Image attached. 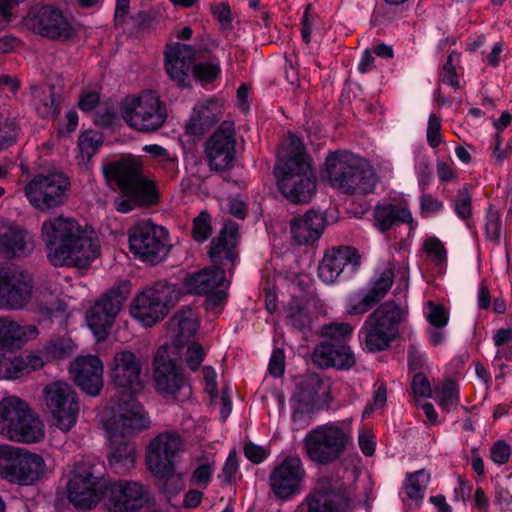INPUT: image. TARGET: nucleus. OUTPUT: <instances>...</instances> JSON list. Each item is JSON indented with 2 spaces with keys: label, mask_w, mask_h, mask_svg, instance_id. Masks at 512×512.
Masks as SVG:
<instances>
[{
  "label": "nucleus",
  "mask_w": 512,
  "mask_h": 512,
  "mask_svg": "<svg viewBox=\"0 0 512 512\" xmlns=\"http://www.w3.org/2000/svg\"><path fill=\"white\" fill-rule=\"evenodd\" d=\"M0 435L14 442L38 443L45 437V426L25 401L8 396L0 401Z\"/></svg>",
  "instance_id": "nucleus-7"
},
{
  "label": "nucleus",
  "mask_w": 512,
  "mask_h": 512,
  "mask_svg": "<svg viewBox=\"0 0 512 512\" xmlns=\"http://www.w3.org/2000/svg\"><path fill=\"white\" fill-rule=\"evenodd\" d=\"M239 463L235 451H231L223 467L224 480L228 483L235 482L239 478Z\"/></svg>",
  "instance_id": "nucleus-60"
},
{
  "label": "nucleus",
  "mask_w": 512,
  "mask_h": 512,
  "mask_svg": "<svg viewBox=\"0 0 512 512\" xmlns=\"http://www.w3.org/2000/svg\"><path fill=\"white\" fill-rule=\"evenodd\" d=\"M60 102V95L50 89L45 99L36 104V108L42 116L56 118L60 113Z\"/></svg>",
  "instance_id": "nucleus-50"
},
{
  "label": "nucleus",
  "mask_w": 512,
  "mask_h": 512,
  "mask_svg": "<svg viewBox=\"0 0 512 512\" xmlns=\"http://www.w3.org/2000/svg\"><path fill=\"white\" fill-rule=\"evenodd\" d=\"M16 322L7 318L0 319V347H15Z\"/></svg>",
  "instance_id": "nucleus-57"
},
{
  "label": "nucleus",
  "mask_w": 512,
  "mask_h": 512,
  "mask_svg": "<svg viewBox=\"0 0 512 512\" xmlns=\"http://www.w3.org/2000/svg\"><path fill=\"white\" fill-rule=\"evenodd\" d=\"M43 401L52 423L67 433L77 423L80 412L78 395L73 387L64 381H54L43 389Z\"/></svg>",
  "instance_id": "nucleus-15"
},
{
  "label": "nucleus",
  "mask_w": 512,
  "mask_h": 512,
  "mask_svg": "<svg viewBox=\"0 0 512 512\" xmlns=\"http://www.w3.org/2000/svg\"><path fill=\"white\" fill-rule=\"evenodd\" d=\"M423 249L436 265L441 267L445 263L446 250L437 237L427 238L423 243Z\"/></svg>",
  "instance_id": "nucleus-51"
},
{
  "label": "nucleus",
  "mask_w": 512,
  "mask_h": 512,
  "mask_svg": "<svg viewBox=\"0 0 512 512\" xmlns=\"http://www.w3.org/2000/svg\"><path fill=\"white\" fill-rule=\"evenodd\" d=\"M237 243L238 225L233 221H228L224 224L219 236L211 243L209 256L214 266L187 275L183 288H178L181 295L183 293L205 295L216 289L229 287L226 270H230L236 262Z\"/></svg>",
  "instance_id": "nucleus-4"
},
{
  "label": "nucleus",
  "mask_w": 512,
  "mask_h": 512,
  "mask_svg": "<svg viewBox=\"0 0 512 512\" xmlns=\"http://www.w3.org/2000/svg\"><path fill=\"white\" fill-rule=\"evenodd\" d=\"M425 319L429 325H447L449 313L444 305L427 300L423 307Z\"/></svg>",
  "instance_id": "nucleus-43"
},
{
  "label": "nucleus",
  "mask_w": 512,
  "mask_h": 512,
  "mask_svg": "<svg viewBox=\"0 0 512 512\" xmlns=\"http://www.w3.org/2000/svg\"><path fill=\"white\" fill-rule=\"evenodd\" d=\"M23 25L30 31L50 39H68L74 29L62 10L54 5L32 7L23 19Z\"/></svg>",
  "instance_id": "nucleus-19"
},
{
  "label": "nucleus",
  "mask_w": 512,
  "mask_h": 512,
  "mask_svg": "<svg viewBox=\"0 0 512 512\" xmlns=\"http://www.w3.org/2000/svg\"><path fill=\"white\" fill-rule=\"evenodd\" d=\"M227 290L228 287H223L205 294L206 299L204 305L208 313L216 316L224 310L227 302Z\"/></svg>",
  "instance_id": "nucleus-45"
},
{
  "label": "nucleus",
  "mask_w": 512,
  "mask_h": 512,
  "mask_svg": "<svg viewBox=\"0 0 512 512\" xmlns=\"http://www.w3.org/2000/svg\"><path fill=\"white\" fill-rule=\"evenodd\" d=\"M354 326L348 322H331L321 329V335L331 340L345 343L352 336Z\"/></svg>",
  "instance_id": "nucleus-42"
},
{
  "label": "nucleus",
  "mask_w": 512,
  "mask_h": 512,
  "mask_svg": "<svg viewBox=\"0 0 512 512\" xmlns=\"http://www.w3.org/2000/svg\"><path fill=\"white\" fill-rule=\"evenodd\" d=\"M124 296L118 290L103 294L89 309L86 322L97 342L104 341L110 334L119 313Z\"/></svg>",
  "instance_id": "nucleus-24"
},
{
  "label": "nucleus",
  "mask_w": 512,
  "mask_h": 512,
  "mask_svg": "<svg viewBox=\"0 0 512 512\" xmlns=\"http://www.w3.org/2000/svg\"><path fill=\"white\" fill-rule=\"evenodd\" d=\"M512 342V329H500L494 335V344L497 347V356H506V347L510 348Z\"/></svg>",
  "instance_id": "nucleus-64"
},
{
  "label": "nucleus",
  "mask_w": 512,
  "mask_h": 512,
  "mask_svg": "<svg viewBox=\"0 0 512 512\" xmlns=\"http://www.w3.org/2000/svg\"><path fill=\"white\" fill-rule=\"evenodd\" d=\"M199 327V316L191 308L179 311L170 321V329L176 336L174 342L178 347L184 339L193 336Z\"/></svg>",
  "instance_id": "nucleus-34"
},
{
  "label": "nucleus",
  "mask_w": 512,
  "mask_h": 512,
  "mask_svg": "<svg viewBox=\"0 0 512 512\" xmlns=\"http://www.w3.org/2000/svg\"><path fill=\"white\" fill-rule=\"evenodd\" d=\"M394 277L393 271L390 267L385 268L382 273L377 277L371 284V287L367 290L372 293L373 297H376V302L382 299L388 292L392 285V279Z\"/></svg>",
  "instance_id": "nucleus-46"
},
{
  "label": "nucleus",
  "mask_w": 512,
  "mask_h": 512,
  "mask_svg": "<svg viewBox=\"0 0 512 512\" xmlns=\"http://www.w3.org/2000/svg\"><path fill=\"white\" fill-rule=\"evenodd\" d=\"M210 216L206 212H201L193 221V238L198 242H204L211 234Z\"/></svg>",
  "instance_id": "nucleus-55"
},
{
  "label": "nucleus",
  "mask_w": 512,
  "mask_h": 512,
  "mask_svg": "<svg viewBox=\"0 0 512 512\" xmlns=\"http://www.w3.org/2000/svg\"><path fill=\"white\" fill-rule=\"evenodd\" d=\"M75 348V343L69 338L51 341L45 346L46 359H61L73 353Z\"/></svg>",
  "instance_id": "nucleus-44"
},
{
  "label": "nucleus",
  "mask_w": 512,
  "mask_h": 512,
  "mask_svg": "<svg viewBox=\"0 0 512 512\" xmlns=\"http://www.w3.org/2000/svg\"><path fill=\"white\" fill-rule=\"evenodd\" d=\"M322 176L333 188L350 194L371 193L378 182L375 169L368 161L342 150L328 154Z\"/></svg>",
  "instance_id": "nucleus-6"
},
{
  "label": "nucleus",
  "mask_w": 512,
  "mask_h": 512,
  "mask_svg": "<svg viewBox=\"0 0 512 512\" xmlns=\"http://www.w3.org/2000/svg\"><path fill=\"white\" fill-rule=\"evenodd\" d=\"M69 179L61 172L38 173L25 185L24 195L29 204L40 212L62 206L68 199Z\"/></svg>",
  "instance_id": "nucleus-13"
},
{
  "label": "nucleus",
  "mask_w": 512,
  "mask_h": 512,
  "mask_svg": "<svg viewBox=\"0 0 512 512\" xmlns=\"http://www.w3.org/2000/svg\"><path fill=\"white\" fill-rule=\"evenodd\" d=\"M23 360L20 357L0 359V379H15L24 375Z\"/></svg>",
  "instance_id": "nucleus-48"
},
{
  "label": "nucleus",
  "mask_w": 512,
  "mask_h": 512,
  "mask_svg": "<svg viewBox=\"0 0 512 512\" xmlns=\"http://www.w3.org/2000/svg\"><path fill=\"white\" fill-rule=\"evenodd\" d=\"M430 481V474L425 470H418L407 475L403 484L402 500L418 503L424 497L425 490Z\"/></svg>",
  "instance_id": "nucleus-35"
},
{
  "label": "nucleus",
  "mask_w": 512,
  "mask_h": 512,
  "mask_svg": "<svg viewBox=\"0 0 512 512\" xmlns=\"http://www.w3.org/2000/svg\"><path fill=\"white\" fill-rule=\"evenodd\" d=\"M181 291L176 285L159 281L144 288L132 300L130 315L144 327L163 320L179 301Z\"/></svg>",
  "instance_id": "nucleus-9"
},
{
  "label": "nucleus",
  "mask_w": 512,
  "mask_h": 512,
  "mask_svg": "<svg viewBox=\"0 0 512 512\" xmlns=\"http://www.w3.org/2000/svg\"><path fill=\"white\" fill-rule=\"evenodd\" d=\"M33 279L19 267L0 264V309L18 310L31 300Z\"/></svg>",
  "instance_id": "nucleus-17"
},
{
  "label": "nucleus",
  "mask_w": 512,
  "mask_h": 512,
  "mask_svg": "<svg viewBox=\"0 0 512 512\" xmlns=\"http://www.w3.org/2000/svg\"><path fill=\"white\" fill-rule=\"evenodd\" d=\"M184 448V440L176 432L157 435L147 447L146 464L149 471L157 478L171 479Z\"/></svg>",
  "instance_id": "nucleus-16"
},
{
  "label": "nucleus",
  "mask_w": 512,
  "mask_h": 512,
  "mask_svg": "<svg viewBox=\"0 0 512 512\" xmlns=\"http://www.w3.org/2000/svg\"><path fill=\"white\" fill-rule=\"evenodd\" d=\"M444 203L429 193H423L419 198L420 215L424 218L435 216L442 212Z\"/></svg>",
  "instance_id": "nucleus-52"
},
{
  "label": "nucleus",
  "mask_w": 512,
  "mask_h": 512,
  "mask_svg": "<svg viewBox=\"0 0 512 512\" xmlns=\"http://www.w3.org/2000/svg\"><path fill=\"white\" fill-rule=\"evenodd\" d=\"M23 448L9 445H0V478L13 483L16 468Z\"/></svg>",
  "instance_id": "nucleus-36"
},
{
  "label": "nucleus",
  "mask_w": 512,
  "mask_h": 512,
  "mask_svg": "<svg viewBox=\"0 0 512 512\" xmlns=\"http://www.w3.org/2000/svg\"><path fill=\"white\" fill-rule=\"evenodd\" d=\"M222 111L223 106L216 99L209 98L198 102L185 125L186 132L190 135H202L219 119Z\"/></svg>",
  "instance_id": "nucleus-32"
},
{
  "label": "nucleus",
  "mask_w": 512,
  "mask_h": 512,
  "mask_svg": "<svg viewBox=\"0 0 512 512\" xmlns=\"http://www.w3.org/2000/svg\"><path fill=\"white\" fill-rule=\"evenodd\" d=\"M307 512H344L349 507L347 490L338 479L321 477L306 497Z\"/></svg>",
  "instance_id": "nucleus-22"
},
{
  "label": "nucleus",
  "mask_w": 512,
  "mask_h": 512,
  "mask_svg": "<svg viewBox=\"0 0 512 512\" xmlns=\"http://www.w3.org/2000/svg\"><path fill=\"white\" fill-rule=\"evenodd\" d=\"M142 362L130 350L117 351L110 364V378L128 393L113 397L99 410L98 418L112 447L109 464L117 474L129 472L135 464L134 446L127 436L149 427L150 420L143 407L134 398L143 385L140 378Z\"/></svg>",
  "instance_id": "nucleus-1"
},
{
  "label": "nucleus",
  "mask_w": 512,
  "mask_h": 512,
  "mask_svg": "<svg viewBox=\"0 0 512 512\" xmlns=\"http://www.w3.org/2000/svg\"><path fill=\"white\" fill-rule=\"evenodd\" d=\"M214 472L215 467L212 462L205 461L200 463L192 472L190 483L205 489L211 482Z\"/></svg>",
  "instance_id": "nucleus-49"
},
{
  "label": "nucleus",
  "mask_w": 512,
  "mask_h": 512,
  "mask_svg": "<svg viewBox=\"0 0 512 512\" xmlns=\"http://www.w3.org/2000/svg\"><path fill=\"white\" fill-rule=\"evenodd\" d=\"M206 351L199 343H192L186 351V362L187 365L192 369L196 370L204 360Z\"/></svg>",
  "instance_id": "nucleus-59"
},
{
  "label": "nucleus",
  "mask_w": 512,
  "mask_h": 512,
  "mask_svg": "<svg viewBox=\"0 0 512 512\" xmlns=\"http://www.w3.org/2000/svg\"><path fill=\"white\" fill-rule=\"evenodd\" d=\"M511 456V447L504 440H497L490 449V458L497 465L506 464Z\"/></svg>",
  "instance_id": "nucleus-58"
},
{
  "label": "nucleus",
  "mask_w": 512,
  "mask_h": 512,
  "mask_svg": "<svg viewBox=\"0 0 512 512\" xmlns=\"http://www.w3.org/2000/svg\"><path fill=\"white\" fill-rule=\"evenodd\" d=\"M193 59L194 50L191 46L177 42L167 45L165 69L171 80L178 86L188 84Z\"/></svg>",
  "instance_id": "nucleus-27"
},
{
  "label": "nucleus",
  "mask_w": 512,
  "mask_h": 512,
  "mask_svg": "<svg viewBox=\"0 0 512 512\" xmlns=\"http://www.w3.org/2000/svg\"><path fill=\"white\" fill-rule=\"evenodd\" d=\"M441 118L431 113L427 122L426 137L430 147L437 148L442 143Z\"/></svg>",
  "instance_id": "nucleus-53"
},
{
  "label": "nucleus",
  "mask_w": 512,
  "mask_h": 512,
  "mask_svg": "<svg viewBox=\"0 0 512 512\" xmlns=\"http://www.w3.org/2000/svg\"><path fill=\"white\" fill-rule=\"evenodd\" d=\"M436 400L443 409L449 411L455 408L459 403V394L457 385L452 381L442 383L435 390Z\"/></svg>",
  "instance_id": "nucleus-40"
},
{
  "label": "nucleus",
  "mask_w": 512,
  "mask_h": 512,
  "mask_svg": "<svg viewBox=\"0 0 512 512\" xmlns=\"http://www.w3.org/2000/svg\"><path fill=\"white\" fill-rule=\"evenodd\" d=\"M48 472V466L40 454L23 448L16 468L13 484L33 486L44 479Z\"/></svg>",
  "instance_id": "nucleus-31"
},
{
  "label": "nucleus",
  "mask_w": 512,
  "mask_h": 512,
  "mask_svg": "<svg viewBox=\"0 0 512 512\" xmlns=\"http://www.w3.org/2000/svg\"><path fill=\"white\" fill-rule=\"evenodd\" d=\"M397 222L409 224L410 229H415L417 226V222L414 221L412 213L407 207L392 204L375 207L374 225L378 230L387 231Z\"/></svg>",
  "instance_id": "nucleus-33"
},
{
  "label": "nucleus",
  "mask_w": 512,
  "mask_h": 512,
  "mask_svg": "<svg viewBox=\"0 0 512 512\" xmlns=\"http://www.w3.org/2000/svg\"><path fill=\"white\" fill-rule=\"evenodd\" d=\"M42 239L47 257L54 266L87 267L99 257L101 246L97 233L70 217L58 216L43 222Z\"/></svg>",
  "instance_id": "nucleus-2"
},
{
  "label": "nucleus",
  "mask_w": 512,
  "mask_h": 512,
  "mask_svg": "<svg viewBox=\"0 0 512 512\" xmlns=\"http://www.w3.org/2000/svg\"><path fill=\"white\" fill-rule=\"evenodd\" d=\"M306 470L298 456H288L274 467L269 483L274 495L289 499L303 490Z\"/></svg>",
  "instance_id": "nucleus-23"
},
{
  "label": "nucleus",
  "mask_w": 512,
  "mask_h": 512,
  "mask_svg": "<svg viewBox=\"0 0 512 512\" xmlns=\"http://www.w3.org/2000/svg\"><path fill=\"white\" fill-rule=\"evenodd\" d=\"M107 181H115L122 194L115 200V208L128 213L140 204H152L157 200L153 182L141 175V161L137 157H125L109 162L102 168Z\"/></svg>",
  "instance_id": "nucleus-5"
},
{
  "label": "nucleus",
  "mask_w": 512,
  "mask_h": 512,
  "mask_svg": "<svg viewBox=\"0 0 512 512\" xmlns=\"http://www.w3.org/2000/svg\"><path fill=\"white\" fill-rule=\"evenodd\" d=\"M235 132L232 122H223L208 140L205 154L211 169L229 168L235 158Z\"/></svg>",
  "instance_id": "nucleus-25"
},
{
  "label": "nucleus",
  "mask_w": 512,
  "mask_h": 512,
  "mask_svg": "<svg viewBox=\"0 0 512 512\" xmlns=\"http://www.w3.org/2000/svg\"><path fill=\"white\" fill-rule=\"evenodd\" d=\"M412 392L415 397L419 398H426L431 395L432 389L430 383L423 374L417 373L414 375L412 380Z\"/></svg>",
  "instance_id": "nucleus-63"
},
{
  "label": "nucleus",
  "mask_w": 512,
  "mask_h": 512,
  "mask_svg": "<svg viewBox=\"0 0 512 512\" xmlns=\"http://www.w3.org/2000/svg\"><path fill=\"white\" fill-rule=\"evenodd\" d=\"M18 132L19 129L14 120L0 117V150L13 145Z\"/></svg>",
  "instance_id": "nucleus-47"
},
{
  "label": "nucleus",
  "mask_w": 512,
  "mask_h": 512,
  "mask_svg": "<svg viewBox=\"0 0 512 512\" xmlns=\"http://www.w3.org/2000/svg\"><path fill=\"white\" fill-rule=\"evenodd\" d=\"M313 361L320 367L349 370L356 362L354 352L345 343L333 345L322 342L313 352Z\"/></svg>",
  "instance_id": "nucleus-30"
},
{
  "label": "nucleus",
  "mask_w": 512,
  "mask_h": 512,
  "mask_svg": "<svg viewBox=\"0 0 512 512\" xmlns=\"http://www.w3.org/2000/svg\"><path fill=\"white\" fill-rule=\"evenodd\" d=\"M386 401L387 389L386 386L383 383H381L374 393L373 402L365 407L363 411V417L369 416L374 410L382 409L385 406Z\"/></svg>",
  "instance_id": "nucleus-61"
},
{
  "label": "nucleus",
  "mask_w": 512,
  "mask_h": 512,
  "mask_svg": "<svg viewBox=\"0 0 512 512\" xmlns=\"http://www.w3.org/2000/svg\"><path fill=\"white\" fill-rule=\"evenodd\" d=\"M19 357L23 360L24 365L22 366L25 374L42 368L46 362L50 361L46 359L45 348L42 351H31Z\"/></svg>",
  "instance_id": "nucleus-56"
},
{
  "label": "nucleus",
  "mask_w": 512,
  "mask_h": 512,
  "mask_svg": "<svg viewBox=\"0 0 512 512\" xmlns=\"http://www.w3.org/2000/svg\"><path fill=\"white\" fill-rule=\"evenodd\" d=\"M349 421H330L311 429L303 439L306 457L317 464H330L352 443Z\"/></svg>",
  "instance_id": "nucleus-8"
},
{
  "label": "nucleus",
  "mask_w": 512,
  "mask_h": 512,
  "mask_svg": "<svg viewBox=\"0 0 512 512\" xmlns=\"http://www.w3.org/2000/svg\"><path fill=\"white\" fill-rule=\"evenodd\" d=\"M403 309L392 302L378 307L365 320L359 331V339L369 352L385 350L399 333V324L403 320Z\"/></svg>",
  "instance_id": "nucleus-10"
},
{
  "label": "nucleus",
  "mask_w": 512,
  "mask_h": 512,
  "mask_svg": "<svg viewBox=\"0 0 512 512\" xmlns=\"http://www.w3.org/2000/svg\"><path fill=\"white\" fill-rule=\"evenodd\" d=\"M325 229V217L322 213L308 211L295 216L290 221V233L299 245H309L317 241Z\"/></svg>",
  "instance_id": "nucleus-29"
},
{
  "label": "nucleus",
  "mask_w": 512,
  "mask_h": 512,
  "mask_svg": "<svg viewBox=\"0 0 512 512\" xmlns=\"http://www.w3.org/2000/svg\"><path fill=\"white\" fill-rule=\"evenodd\" d=\"M375 299L367 289L355 291L347 297L345 311L348 315L364 314L376 303Z\"/></svg>",
  "instance_id": "nucleus-37"
},
{
  "label": "nucleus",
  "mask_w": 512,
  "mask_h": 512,
  "mask_svg": "<svg viewBox=\"0 0 512 512\" xmlns=\"http://www.w3.org/2000/svg\"><path fill=\"white\" fill-rule=\"evenodd\" d=\"M15 347L23 345L25 342L35 339L39 332L34 325H19L16 323Z\"/></svg>",
  "instance_id": "nucleus-62"
},
{
  "label": "nucleus",
  "mask_w": 512,
  "mask_h": 512,
  "mask_svg": "<svg viewBox=\"0 0 512 512\" xmlns=\"http://www.w3.org/2000/svg\"><path fill=\"white\" fill-rule=\"evenodd\" d=\"M220 62L216 60L202 61L196 63L192 72L194 77L203 85L214 82L221 74Z\"/></svg>",
  "instance_id": "nucleus-41"
},
{
  "label": "nucleus",
  "mask_w": 512,
  "mask_h": 512,
  "mask_svg": "<svg viewBox=\"0 0 512 512\" xmlns=\"http://www.w3.org/2000/svg\"><path fill=\"white\" fill-rule=\"evenodd\" d=\"M65 476L67 478L66 495L74 507L89 510L102 500L106 480L96 475L88 461L68 467Z\"/></svg>",
  "instance_id": "nucleus-12"
},
{
  "label": "nucleus",
  "mask_w": 512,
  "mask_h": 512,
  "mask_svg": "<svg viewBox=\"0 0 512 512\" xmlns=\"http://www.w3.org/2000/svg\"><path fill=\"white\" fill-rule=\"evenodd\" d=\"M142 150L156 159L171 177L176 175L177 158L172 156L165 148L157 144H148L143 146Z\"/></svg>",
  "instance_id": "nucleus-38"
},
{
  "label": "nucleus",
  "mask_w": 512,
  "mask_h": 512,
  "mask_svg": "<svg viewBox=\"0 0 512 512\" xmlns=\"http://www.w3.org/2000/svg\"><path fill=\"white\" fill-rule=\"evenodd\" d=\"M103 492L102 500L111 512H135L148 502L146 489L135 481H106Z\"/></svg>",
  "instance_id": "nucleus-21"
},
{
  "label": "nucleus",
  "mask_w": 512,
  "mask_h": 512,
  "mask_svg": "<svg viewBox=\"0 0 512 512\" xmlns=\"http://www.w3.org/2000/svg\"><path fill=\"white\" fill-rule=\"evenodd\" d=\"M102 135L93 130H87L80 134L78 138V148L83 159H90L102 146Z\"/></svg>",
  "instance_id": "nucleus-39"
},
{
  "label": "nucleus",
  "mask_w": 512,
  "mask_h": 512,
  "mask_svg": "<svg viewBox=\"0 0 512 512\" xmlns=\"http://www.w3.org/2000/svg\"><path fill=\"white\" fill-rule=\"evenodd\" d=\"M361 257L355 248L339 246L325 252L318 276L326 284L351 278L359 269Z\"/></svg>",
  "instance_id": "nucleus-20"
},
{
  "label": "nucleus",
  "mask_w": 512,
  "mask_h": 512,
  "mask_svg": "<svg viewBox=\"0 0 512 512\" xmlns=\"http://www.w3.org/2000/svg\"><path fill=\"white\" fill-rule=\"evenodd\" d=\"M277 158L274 174L280 192L295 203L310 201L316 191V178L301 140L289 133Z\"/></svg>",
  "instance_id": "nucleus-3"
},
{
  "label": "nucleus",
  "mask_w": 512,
  "mask_h": 512,
  "mask_svg": "<svg viewBox=\"0 0 512 512\" xmlns=\"http://www.w3.org/2000/svg\"><path fill=\"white\" fill-rule=\"evenodd\" d=\"M34 248L32 235L11 221H0V251L6 256H22Z\"/></svg>",
  "instance_id": "nucleus-28"
},
{
  "label": "nucleus",
  "mask_w": 512,
  "mask_h": 512,
  "mask_svg": "<svg viewBox=\"0 0 512 512\" xmlns=\"http://www.w3.org/2000/svg\"><path fill=\"white\" fill-rule=\"evenodd\" d=\"M181 352L175 343L161 346L153 361V380L158 392L173 396L183 388L185 380L178 366Z\"/></svg>",
  "instance_id": "nucleus-18"
},
{
  "label": "nucleus",
  "mask_w": 512,
  "mask_h": 512,
  "mask_svg": "<svg viewBox=\"0 0 512 512\" xmlns=\"http://www.w3.org/2000/svg\"><path fill=\"white\" fill-rule=\"evenodd\" d=\"M129 249L139 260L157 264L170 252L171 242L168 231L150 221L139 222L129 231Z\"/></svg>",
  "instance_id": "nucleus-14"
},
{
  "label": "nucleus",
  "mask_w": 512,
  "mask_h": 512,
  "mask_svg": "<svg viewBox=\"0 0 512 512\" xmlns=\"http://www.w3.org/2000/svg\"><path fill=\"white\" fill-rule=\"evenodd\" d=\"M69 370L74 382L84 393L91 396L100 393L104 384V365L98 356H78L70 364Z\"/></svg>",
  "instance_id": "nucleus-26"
},
{
  "label": "nucleus",
  "mask_w": 512,
  "mask_h": 512,
  "mask_svg": "<svg viewBox=\"0 0 512 512\" xmlns=\"http://www.w3.org/2000/svg\"><path fill=\"white\" fill-rule=\"evenodd\" d=\"M119 113L129 127L140 132L158 130L167 119L166 105L154 91L125 97L119 105Z\"/></svg>",
  "instance_id": "nucleus-11"
},
{
  "label": "nucleus",
  "mask_w": 512,
  "mask_h": 512,
  "mask_svg": "<svg viewBox=\"0 0 512 512\" xmlns=\"http://www.w3.org/2000/svg\"><path fill=\"white\" fill-rule=\"evenodd\" d=\"M415 171L421 191L426 190L431 182L432 173L426 156L421 153L415 156Z\"/></svg>",
  "instance_id": "nucleus-54"
}]
</instances>
